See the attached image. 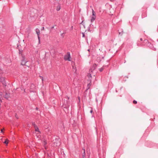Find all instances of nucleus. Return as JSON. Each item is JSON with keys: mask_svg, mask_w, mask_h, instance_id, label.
<instances>
[{"mask_svg": "<svg viewBox=\"0 0 158 158\" xmlns=\"http://www.w3.org/2000/svg\"><path fill=\"white\" fill-rule=\"evenodd\" d=\"M37 12V11L35 9H32L29 13V15L31 17H34L35 16Z\"/></svg>", "mask_w": 158, "mask_h": 158, "instance_id": "f257e3e1", "label": "nucleus"}, {"mask_svg": "<svg viewBox=\"0 0 158 158\" xmlns=\"http://www.w3.org/2000/svg\"><path fill=\"white\" fill-rule=\"evenodd\" d=\"M22 58L21 60V64L22 65H24L28 67H29L30 64L27 65L26 63L28 62V61L25 60V58L24 56H22Z\"/></svg>", "mask_w": 158, "mask_h": 158, "instance_id": "f03ea898", "label": "nucleus"}, {"mask_svg": "<svg viewBox=\"0 0 158 158\" xmlns=\"http://www.w3.org/2000/svg\"><path fill=\"white\" fill-rule=\"evenodd\" d=\"M64 59L65 60H68L69 61H71V57L69 52H67V54L64 56Z\"/></svg>", "mask_w": 158, "mask_h": 158, "instance_id": "7ed1b4c3", "label": "nucleus"}, {"mask_svg": "<svg viewBox=\"0 0 158 158\" xmlns=\"http://www.w3.org/2000/svg\"><path fill=\"white\" fill-rule=\"evenodd\" d=\"M95 68L94 67L89 70V73H88L87 75V77H89V78H91L92 77V73H92L93 71L94 70Z\"/></svg>", "mask_w": 158, "mask_h": 158, "instance_id": "20e7f679", "label": "nucleus"}, {"mask_svg": "<svg viewBox=\"0 0 158 158\" xmlns=\"http://www.w3.org/2000/svg\"><path fill=\"white\" fill-rule=\"evenodd\" d=\"M92 16L91 19V22H93L95 20L96 17L95 14V12L94 11V10L93 9H92Z\"/></svg>", "mask_w": 158, "mask_h": 158, "instance_id": "39448f33", "label": "nucleus"}, {"mask_svg": "<svg viewBox=\"0 0 158 158\" xmlns=\"http://www.w3.org/2000/svg\"><path fill=\"white\" fill-rule=\"evenodd\" d=\"M0 81L2 82L3 85L4 86H6V83L5 81V78L4 77H0Z\"/></svg>", "mask_w": 158, "mask_h": 158, "instance_id": "423d86ee", "label": "nucleus"}, {"mask_svg": "<svg viewBox=\"0 0 158 158\" xmlns=\"http://www.w3.org/2000/svg\"><path fill=\"white\" fill-rule=\"evenodd\" d=\"M63 106L64 108L67 109L69 107V105L68 104V102L67 101H64L63 104Z\"/></svg>", "mask_w": 158, "mask_h": 158, "instance_id": "0eeeda50", "label": "nucleus"}, {"mask_svg": "<svg viewBox=\"0 0 158 158\" xmlns=\"http://www.w3.org/2000/svg\"><path fill=\"white\" fill-rule=\"evenodd\" d=\"M35 86L34 84H32L31 86V88L30 89V92H35Z\"/></svg>", "mask_w": 158, "mask_h": 158, "instance_id": "6e6552de", "label": "nucleus"}, {"mask_svg": "<svg viewBox=\"0 0 158 158\" xmlns=\"http://www.w3.org/2000/svg\"><path fill=\"white\" fill-rule=\"evenodd\" d=\"M36 33L38 35V39L39 40V43H40V37L39 35L40 34V31L39 30V29H36Z\"/></svg>", "mask_w": 158, "mask_h": 158, "instance_id": "1a4fd4ad", "label": "nucleus"}, {"mask_svg": "<svg viewBox=\"0 0 158 158\" xmlns=\"http://www.w3.org/2000/svg\"><path fill=\"white\" fill-rule=\"evenodd\" d=\"M35 131L36 132H37L39 133H40V132L39 131V128L37 126H35Z\"/></svg>", "mask_w": 158, "mask_h": 158, "instance_id": "9d476101", "label": "nucleus"}, {"mask_svg": "<svg viewBox=\"0 0 158 158\" xmlns=\"http://www.w3.org/2000/svg\"><path fill=\"white\" fill-rule=\"evenodd\" d=\"M9 97H10L9 94L7 93H6L5 94L4 96L5 98L7 99L9 98Z\"/></svg>", "mask_w": 158, "mask_h": 158, "instance_id": "9b49d317", "label": "nucleus"}, {"mask_svg": "<svg viewBox=\"0 0 158 158\" xmlns=\"http://www.w3.org/2000/svg\"><path fill=\"white\" fill-rule=\"evenodd\" d=\"M60 9V6L59 4L56 7V10L57 11L59 10Z\"/></svg>", "mask_w": 158, "mask_h": 158, "instance_id": "f8f14e48", "label": "nucleus"}, {"mask_svg": "<svg viewBox=\"0 0 158 158\" xmlns=\"http://www.w3.org/2000/svg\"><path fill=\"white\" fill-rule=\"evenodd\" d=\"M53 143H54V144L53 145V146H54V147L57 146L58 145V143H56L55 142H53Z\"/></svg>", "mask_w": 158, "mask_h": 158, "instance_id": "ddd939ff", "label": "nucleus"}, {"mask_svg": "<svg viewBox=\"0 0 158 158\" xmlns=\"http://www.w3.org/2000/svg\"><path fill=\"white\" fill-rule=\"evenodd\" d=\"M89 83L88 84V85H87V86H88V87H89V86H90L91 85V84H90V83H91V79H90V80H89ZM89 88V87H88V88L87 89H88Z\"/></svg>", "mask_w": 158, "mask_h": 158, "instance_id": "4468645a", "label": "nucleus"}, {"mask_svg": "<svg viewBox=\"0 0 158 158\" xmlns=\"http://www.w3.org/2000/svg\"><path fill=\"white\" fill-rule=\"evenodd\" d=\"M25 2L26 4L28 5L30 2V0H25Z\"/></svg>", "mask_w": 158, "mask_h": 158, "instance_id": "2eb2a0df", "label": "nucleus"}, {"mask_svg": "<svg viewBox=\"0 0 158 158\" xmlns=\"http://www.w3.org/2000/svg\"><path fill=\"white\" fill-rule=\"evenodd\" d=\"M82 157H85V149H84V152L82 154Z\"/></svg>", "mask_w": 158, "mask_h": 158, "instance_id": "dca6fc26", "label": "nucleus"}, {"mask_svg": "<svg viewBox=\"0 0 158 158\" xmlns=\"http://www.w3.org/2000/svg\"><path fill=\"white\" fill-rule=\"evenodd\" d=\"M8 141L9 140L8 139H6V140L5 142H4V143L7 144L8 143Z\"/></svg>", "mask_w": 158, "mask_h": 158, "instance_id": "f3484780", "label": "nucleus"}, {"mask_svg": "<svg viewBox=\"0 0 158 158\" xmlns=\"http://www.w3.org/2000/svg\"><path fill=\"white\" fill-rule=\"evenodd\" d=\"M65 32H64L63 33H61V36L62 37H64V34H65Z\"/></svg>", "mask_w": 158, "mask_h": 158, "instance_id": "a211bd4d", "label": "nucleus"}, {"mask_svg": "<svg viewBox=\"0 0 158 158\" xmlns=\"http://www.w3.org/2000/svg\"><path fill=\"white\" fill-rule=\"evenodd\" d=\"M61 128L62 130H64V127L63 125L62 124V126H61Z\"/></svg>", "mask_w": 158, "mask_h": 158, "instance_id": "6ab92c4d", "label": "nucleus"}, {"mask_svg": "<svg viewBox=\"0 0 158 158\" xmlns=\"http://www.w3.org/2000/svg\"><path fill=\"white\" fill-rule=\"evenodd\" d=\"M73 70H75V71H76L77 70L76 68L74 66H73Z\"/></svg>", "mask_w": 158, "mask_h": 158, "instance_id": "aec40b11", "label": "nucleus"}, {"mask_svg": "<svg viewBox=\"0 0 158 158\" xmlns=\"http://www.w3.org/2000/svg\"><path fill=\"white\" fill-rule=\"evenodd\" d=\"M32 125L34 127V128H35V126H37L35 124V123L34 122H33L32 123Z\"/></svg>", "mask_w": 158, "mask_h": 158, "instance_id": "412c9836", "label": "nucleus"}, {"mask_svg": "<svg viewBox=\"0 0 158 158\" xmlns=\"http://www.w3.org/2000/svg\"><path fill=\"white\" fill-rule=\"evenodd\" d=\"M103 70V68H101L99 69V70L100 72L102 71Z\"/></svg>", "mask_w": 158, "mask_h": 158, "instance_id": "4be33fe9", "label": "nucleus"}, {"mask_svg": "<svg viewBox=\"0 0 158 158\" xmlns=\"http://www.w3.org/2000/svg\"><path fill=\"white\" fill-rule=\"evenodd\" d=\"M133 103L134 104H136L137 103V102L136 101L134 100L133 101Z\"/></svg>", "mask_w": 158, "mask_h": 158, "instance_id": "5701e85b", "label": "nucleus"}, {"mask_svg": "<svg viewBox=\"0 0 158 158\" xmlns=\"http://www.w3.org/2000/svg\"><path fill=\"white\" fill-rule=\"evenodd\" d=\"M152 49L153 50H156V49L155 48H154V47H153L152 48Z\"/></svg>", "mask_w": 158, "mask_h": 158, "instance_id": "b1692460", "label": "nucleus"}, {"mask_svg": "<svg viewBox=\"0 0 158 158\" xmlns=\"http://www.w3.org/2000/svg\"><path fill=\"white\" fill-rule=\"evenodd\" d=\"M41 79H42V81H43V77H41V76H40Z\"/></svg>", "mask_w": 158, "mask_h": 158, "instance_id": "393cba45", "label": "nucleus"}, {"mask_svg": "<svg viewBox=\"0 0 158 158\" xmlns=\"http://www.w3.org/2000/svg\"><path fill=\"white\" fill-rule=\"evenodd\" d=\"M82 37H85V34H84V33H82Z\"/></svg>", "mask_w": 158, "mask_h": 158, "instance_id": "a878e982", "label": "nucleus"}, {"mask_svg": "<svg viewBox=\"0 0 158 158\" xmlns=\"http://www.w3.org/2000/svg\"><path fill=\"white\" fill-rule=\"evenodd\" d=\"M93 110L92 109H91V110L90 111V113H92L93 112Z\"/></svg>", "mask_w": 158, "mask_h": 158, "instance_id": "bb28decb", "label": "nucleus"}, {"mask_svg": "<svg viewBox=\"0 0 158 158\" xmlns=\"http://www.w3.org/2000/svg\"><path fill=\"white\" fill-rule=\"evenodd\" d=\"M2 73V70L0 68V74L1 73Z\"/></svg>", "mask_w": 158, "mask_h": 158, "instance_id": "cd10ccee", "label": "nucleus"}, {"mask_svg": "<svg viewBox=\"0 0 158 158\" xmlns=\"http://www.w3.org/2000/svg\"><path fill=\"white\" fill-rule=\"evenodd\" d=\"M44 145H46V144L47 143L46 142H45V141H44Z\"/></svg>", "mask_w": 158, "mask_h": 158, "instance_id": "c85d7f7f", "label": "nucleus"}, {"mask_svg": "<svg viewBox=\"0 0 158 158\" xmlns=\"http://www.w3.org/2000/svg\"><path fill=\"white\" fill-rule=\"evenodd\" d=\"M54 26H52V27H51V29H53V28H54Z\"/></svg>", "mask_w": 158, "mask_h": 158, "instance_id": "c756f323", "label": "nucleus"}, {"mask_svg": "<svg viewBox=\"0 0 158 158\" xmlns=\"http://www.w3.org/2000/svg\"><path fill=\"white\" fill-rule=\"evenodd\" d=\"M142 40H143L142 38H141L140 39V40L142 41Z\"/></svg>", "mask_w": 158, "mask_h": 158, "instance_id": "7c9ffc66", "label": "nucleus"}, {"mask_svg": "<svg viewBox=\"0 0 158 158\" xmlns=\"http://www.w3.org/2000/svg\"><path fill=\"white\" fill-rule=\"evenodd\" d=\"M36 110H37L38 109V108H37V107H36Z\"/></svg>", "mask_w": 158, "mask_h": 158, "instance_id": "2f4dec72", "label": "nucleus"}, {"mask_svg": "<svg viewBox=\"0 0 158 158\" xmlns=\"http://www.w3.org/2000/svg\"><path fill=\"white\" fill-rule=\"evenodd\" d=\"M1 132H3V130H2H2H1Z\"/></svg>", "mask_w": 158, "mask_h": 158, "instance_id": "473e14b6", "label": "nucleus"}, {"mask_svg": "<svg viewBox=\"0 0 158 158\" xmlns=\"http://www.w3.org/2000/svg\"><path fill=\"white\" fill-rule=\"evenodd\" d=\"M44 27H43V28H42V29L43 30H44Z\"/></svg>", "mask_w": 158, "mask_h": 158, "instance_id": "72a5a7b5", "label": "nucleus"}, {"mask_svg": "<svg viewBox=\"0 0 158 158\" xmlns=\"http://www.w3.org/2000/svg\"><path fill=\"white\" fill-rule=\"evenodd\" d=\"M19 53L20 54V53H21V52L20 51H19Z\"/></svg>", "mask_w": 158, "mask_h": 158, "instance_id": "f704fd0d", "label": "nucleus"}, {"mask_svg": "<svg viewBox=\"0 0 158 158\" xmlns=\"http://www.w3.org/2000/svg\"><path fill=\"white\" fill-rule=\"evenodd\" d=\"M16 117L17 118H18L17 117V116H16Z\"/></svg>", "mask_w": 158, "mask_h": 158, "instance_id": "c9c22d12", "label": "nucleus"}, {"mask_svg": "<svg viewBox=\"0 0 158 158\" xmlns=\"http://www.w3.org/2000/svg\"><path fill=\"white\" fill-rule=\"evenodd\" d=\"M71 28L72 29L73 28V27L72 26V27H71Z\"/></svg>", "mask_w": 158, "mask_h": 158, "instance_id": "e433bc0d", "label": "nucleus"}, {"mask_svg": "<svg viewBox=\"0 0 158 158\" xmlns=\"http://www.w3.org/2000/svg\"><path fill=\"white\" fill-rule=\"evenodd\" d=\"M0 95L1 96L2 95V94H0Z\"/></svg>", "mask_w": 158, "mask_h": 158, "instance_id": "4c0bfd02", "label": "nucleus"}, {"mask_svg": "<svg viewBox=\"0 0 158 158\" xmlns=\"http://www.w3.org/2000/svg\"><path fill=\"white\" fill-rule=\"evenodd\" d=\"M83 158H84V157H83Z\"/></svg>", "mask_w": 158, "mask_h": 158, "instance_id": "58836bf2", "label": "nucleus"}]
</instances>
